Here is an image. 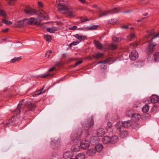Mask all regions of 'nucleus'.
I'll return each mask as SVG.
<instances>
[{"instance_id": "473e14b6", "label": "nucleus", "mask_w": 159, "mask_h": 159, "mask_svg": "<svg viewBox=\"0 0 159 159\" xmlns=\"http://www.w3.org/2000/svg\"><path fill=\"white\" fill-rule=\"evenodd\" d=\"M45 90L44 89V87H43L40 90L36 91L35 93V95H38L42 94L44 93L45 92Z\"/></svg>"}, {"instance_id": "423d86ee", "label": "nucleus", "mask_w": 159, "mask_h": 159, "mask_svg": "<svg viewBox=\"0 0 159 159\" xmlns=\"http://www.w3.org/2000/svg\"><path fill=\"white\" fill-rule=\"evenodd\" d=\"M88 125L85 126L86 125V124L83 123L82 124L83 128L86 130H88L90 128L93 127V116H91L90 119L88 120Z\"/></svg>"}, {"instance_id": "f3484780", "label": "nucleus", "mask_w": 159, "mask_h": 159, "mask_svg": "<svg viewBox=\"0 0 159 159\" xmlns=\"http://www.w3.org/2000/svg\"><path fill=\"white\" fill-rule=\"evenodd\" d=\"M97 48L99 50H102L103 48V46L102 43L99 41L95 40L93 41Z\"/></svg>"}, {"instance_id": "09e8293b", "label": "nucleus", "mask_w": 159, "mask_h": 159, "mask_svg": "<svg viewBox=\"0 0 159 159\" xmlns=\"http://www.w3.org/2000/svg\"><path fill=\"white\" fill-rule=\"evenodd\" d=\"M16 1V0H7L8 4L10 5H13Z\"/></svg>"}, {"instance_id": "6e6d98bb", "label": "nucleus", "mask_w": 159, "mask_h": 159, "mask_svg": "<svg viewBox=\"0 0 159 159\" xmlns=\"http://www.w3.org/2000/svg\"><path fill=\"white\" fill-rule=\"evenodd\" d=\"M76 146L78 147V148H74V147H75V146H73V148H72V149L73 150V151H77L79 150V146Z\"/></svg>"}, {"instance_id": "bf43d9fd", "label": "nucleus", "mask_w": 159, "mask_h": 159, "mask_svg": "<svg viewBox=\"0 0 159 159\" xmlns=\"http://www.w3.org/2000/svg\"><path fill=\"white\" fill-rule=\"evenodd\" d=\"M107 125L109 128H110L112 126V124L110 122H108L107 123Z\"/></svg>"}, {"instance_id": "a19ab883", "label": "nucleus", "mask_w": 159, "mask_h": 159, "mask_svg": "<svg viewBox=\"0 0 159 159\" xmlns=\"http://www.w3.org/2000/svg\"><path fill=\"white\" fill-rule=\"evenodd\" d=\"M81 42V40L73 42L69 44V46L71 47L72 45H75Z\"/></svg>"}, {"instance_id": "72a5a7b5", "label": "nucleus", "mask_w": 159, "mask_h": 159, "mask_svg": "<svg viewBox=\"0 0 159 159\" xmlns=\"http://www.w3.org/2000/svg\"><path fill=\"white\" fill-rule=\"evenodd\" d=\"M98 27V25H93L90 27L87 26L86 28L87 30H95Z\"/></svg>"}, {"instance_id": "680f3d73", "label": "nucleus", "mask_w": 159, "mask_h": 159, "mask_svg": "<svg viewBox=\"0 0 159 159\" xmlns=\"http://www.w3.org/2000/svg\"><path fill=\"white\" fill-rule=\"evenodd\" d=\"M56 69V68L55 67H53L51 68H50L49 69L48 71L49 72L52 71Z\"/></svg>"}, {"instance_id": "c03bdc74", "label": "nucleus", "mask_w": 159, "mask_h": 159, "mask_svg": "<svg viewBox=\"0 0 159 159\" xmlns=\"http://www.w3.org/2000/svg\"><path fill=\"white\" fill-rule=\"evenodd\" d=\"M2 22L3 23L7 25H11L12 23L11 22L5 19L3 20H2Z\"/></svg>"}, {"instance_id": "b1692460", "label": "nucleus", "mask_w": 159, "mask_h": 159, "mask_svg": "<svg viewBox=\"0 0 159 159\" xmlns=\"http://www.w3.org/2000/svg\"><path fill=\"white\" fill-rule=\"evenodd\" d=\"M27 19H24L23 20H20L17 21L18 26L20 27H23L24 25L26 24V20Z\"/></svg>"}, {"instance_id": "20e7f679", "label": "nucleus", "mask_w": 159, "mask_h": 159, "mask_svg": "<svg viewBox=\"0 0 159 159\" xmlns=\"http://www.w3.org/2000/svg\"><path fill=\"white\" fill-rule=\"evenodd\" d=\"M24 11L25 13L28 15H33L38 13L36 10L32 8L29 5L25 6Z\"/></svg>"}, {"instance_id": "ddd939ff", "label": "nucleus", "mask_w": 159, "mask_h": 159, "mask_svg": "<svg viewBox=\"0 0 159 159\" xmlns=\"http://www.w3.org/2000/svg\"><path fill=\"white\" fill-rule=\"evenodd\" d=\"M22 101L23 100H22L19 103L16 108L14 111V114H16V115H19L20 114V109L21 108V107L22 105Z\"/></svg>"}, {"instance_id": "dca6fc26", "label": "nucleus", "mask_w": 159, "mask_h": 159, "mask_svg": "<svg viewBox=\"0 0 159 159\" xmlns=\"http://www.w3.org/2000/svg\"><path fill=\"white\" fill-rule=\"evenodd\" d=\"M96 134L98 137H102L105 134L104 129L103 128H99L96 132Z\"/></svg>"}, {"instance_id": "cd10ccee", "label": "nucleus", "mask_w": 159, "mask_h": 159, "mask_svg": "<svg viewBox=\"0 0 159 159\" xmlns=\"http://www.w3.org/2000/svg\"><path fill=\"white\" fill-rule=\"evenodd\" d=\"M85 158V155L84 154L82 153H79L75 157L76 159H84Z\"/></svg>"}, {"instance_id": "774afa93", "label": "nucleus", "mask_w": 159, "mask_h": 159, "mask_svg": "<svg viewBox=\"0 0 159 159\" xmlns=\"http://www.w3.org/2000/svg\"><path fill=\"white\" fill-rule=\"evenodd\" d=\"M80 2H82V3H84L85 2V0H79Z\"/></svg>"}, {"instance_id": "f704fd0d", "label": "nucleus", "mask_w": 159, "mask_h": 159, "mask_svg": "<svg viewBox=\"0 0 159 159\" xmlns=\"http://www.w3.org/2000/svg\"><path fill=\"white\" fill-rule=\"evenodd\" d=\"M80 23H83L87 21H89L90 20L86 18L85 16H82L80 18Z\"/></svg>"}, {"instance_id": "c9c22d12", "label": "nucleus", "mask_w": 159, "mask_h": 159, "mask_svg": "<svg viewBox=\"0 0 159 159\" xmlns=\"http://www.w3.org/2000/svg\"><path fill=\"white\" fill-rule=\"evenodd\" d=\"M107 48H108L109 49L114 50L117 48V47L116 45H115L114 44H112L110 45H109L108 46Z\"/></svg>"}, {"instance_id": "13d9d810", "label": "nucleus", "mask_w": 159, "mask_h": 159, "mask_svg": "<svg viewBox=\"0 0 159 159\" xmlns=\"http://www.w3.org/2000/svg\"><path fill=\"white\" fill-rule=\"evenodd\" d=\"M128 26L127 25H123L121 26V28L123 29H127L128 28Z\"/></svg>"}, {"instance_id": "a878e982", "label": "nucleus", "mask_w": 159, "mask_h": 159, "mask_svg": "<svg viewBox=\"0 0 159 159\" xmlns=\"http://www.w3.org/2000/svg\"><path fill=\"white\" fill-rule=\"evenodd\" d=\"M58 30V28L56 27H53L52 28H48L47 30L48 31L51 33H54Z\"/></svg>"}, {"instance_id": "f8f14e48", "label": "nucleus", "mask_w": 159, "mask_h": 159, "mask_svg": "<svg viewBox=\"0 0 159 159\" xmlns=\"http://www.w3.org/2000/svg\"><path fill=\"white\" fill-rule=\"evenodd\" d=\"M81 148L83 149H87L89 146V141L85 140H83L80 143Z\"/></svg>"}, {"instance_id": "864d4df0", "label": "nucleus", "mask_w": 159, "mask_h": 159, "mask_svg": "<svg viewBox=\"0 0 159 159\" xmlns=\"http://www.w3.org/2000/svg\"><path fill=\"white\" fill-rule=\"evenodd\" d=\"M119 38L116 37H113L112 38V40L115 42H117L118 41Z\"/></svg>"}, {"instance_id": "49530a36", "label": "nucleus", "mask_w": 159, "mask_h": 159, "mask_svg": "<svg viewBox=\"0 0 159 159\" xmlns=\"http://www.w3.org/2000/svg\"><path fill=\"white\" fill-rule=\"evenodd\" d=\"M133 114V112L132 111H129L127 112L126 115L128 117H131Z\"/></svg>"}, {"instance_id": "e2e57ef3", "label": "nucleus", "mask_w": 159, "mask_h": 159, "mask_svg": "<svg viewBox=\"0 0 159 159\" xmlns=\"http://www.w3.org/2000/svg\"><path fill=\"white\" fill-rule=\"evenodd\" d=\"M9 30L8 28H6L4 29H3L2 30V32L3 33H6Z\"/></svg>"}, {"instance_id": "aec40b11", "label": "nucleus", "mask_w": 159, "mask_h": 159, "mask_svg": "<svg viewBox=\"0 0 159 159\" xmlns=\"http://www.w3.org/2000/svg\"><path fill=\"white\" fill-rule=\"evenodd\" d=\"M140 117V115L139 114H133L131 118L132 120H134L135 121H137L139 120Z\"/></svg>"}, {"instance_id": "052dcab7", "label": "nucleus", "mask_w": 159, "mask_h": 159, "mask_svg": "<svg viewBox=\"0 0 159 159\" xmlns=\"http://www.w3.org/2000/svg\"><path fill=\"white\" fill-rule=\"evenodd\" d=\"M93 55H92V56H88L86 58L88 59H89V60H91L92 59H93Z\"/></svg>"}, {"instance_id": "5701e85b", "label": "nucleus", "mask_w": 159, "mask_h": 159, "mask_svg": "<svg viewBox=\"0 0 159 159\" xmlns=\"http://www.w3.org/2000/svg\"><path fill=\"white\" fill-rule=\"evenodd\" d=\"M102 141L103 143L105 144L110 143V137L108 136H105L103 138Z\"/></svg>"}, {"instance_id": "7ed1b4c3", "label": "nucleus", "mask_w": 159, "mask_h": 159, "mask_svg": "<svg viewBox=\"0 0 159 159\" xmlns=\"http://www.w3.org/2000/svg\"><path fill=\"white\" fill-rule=\"evenodd\" d=\"M132 124L130 120L124 121L122 123L118 122L116 125V127L120 132L121 131V129L122 127L127 128L129 127Z\"/></svg>"}, {"instance_id": "a18cd8bd", "label": "nucleus", "mask_w": 159, "mask_h": 159, "mask_svg": "<svg viewBox=\"0 0 159 159\" xmlns=\"http://www.w3.org/2000/svg\"><path fill=\"white\" fill-rule=\"evenodd\" d=\"M135 37V34L134 33H131L128 37V39L130 40H132Z\"/></svg>"}, {"instance_id": "338daca9", "label": "nucleus", "mask_w": 159, "mask_h": 159, "mask_svg": "<svg viewBox=\"0 0 159 159\" xmlns=\"http://www.w3.org/2000/svg\"><path fill=\"white\" fill-rule=\"evenodd\" d=\"M102 63L106 64L108 62L106 60H105L102 61Z\"/></svg>"}, {"instance_id": "ea45409f", "label": "nucleus", "mask_w": 159, "mask_h": 159, "mask_svg": "<svg viewBox=\"0 0 159 159\" xmlns=\"http://www.w3.org/2000/svg\"><path fill=\"white\" fill-rule=\"evenodd\" d=\"M97 137L95 136H93L91 137L90 139V142L92 143H97Z\"/></svg>"}, {"instance_id": "603ef678", "label": "nucleus", "mask_w": 159, "mask_h": 159, "mask_svg": "<svg viewBox=\"0 0 159 159\" xmlns=\"http://www.w3.org/2000/svg\"><path fill=\"white\" fill-rule=\"evenodd\" d=\"M77 28L76 26H73L69 27V29L70 30H75Z\"/></svg>"}, {"instance_id": "6ab92c4d", "label": "nucleus", "mask_w": 159, "mask_h": 159, "mask_svg": "<svg viewBox=\"0 0 159 159\" xmlns=\"http://www.w3.org/2000/svg\"><path fill=\"white\" fill-rule=\"evenodd\" d=\"M96 152V150L94 148H91L88 149L87 152V154L90 156L94 155Z\"/></svg>"}, {"instance_id": "4be33fe9", "label": "nucleus", "mask_w": 159, "mask_h": 159, "mask_svg": "<svg viewBox=\"0 0 159 159\" xmlns=\"http://www.w3.org/2000/svg\"><path fill=\"white\" fill-rule=\"evenodd\" d=\"M103 146L101 144L99 143L95 146V149L96 151L98 152H101L103 148Z\"/></svg>"}, {"instance_id": "6e6552de", "label": "nucleus", "mask_w": 159, "mask_h": 159, "mask_svg": "<svg viewBox=\"0 0 159 159\" xmlns=\"http://www.w3.org/2000/svg\"><path fill=\"white\" fill-rule=\"evenodd\" d=\"M26 24L30 25L34 24V25H38L41 24V21L34 18L31 17L29 19H25Z\"/></svg>"}, {"instance_id": "a211bd4d", "label": "nucleus", "mask_w": 159, "mask_h": 159, "mask_svg": "<svg viewBox=\"0 0 159 159\" xmlns=\"http://www.w3.org/2000/svg\"><path fill=\"white\" fill-rule=\"evenodd\" d=\"M147 33V34L145 35V38L148 39L151 36L154 34H155V30L153 29L150 31H148Z\"/></svg>"}, {"instance_id": "69168bd1", "label": "nucleus", "mask_w": 159, "mask_h": 159, "mask_svg": "<svg viewBox=\"0 0 159 159\" xmlns=\"http://www.w3.org/2000/svg\"><path fill=\"white\" fill-rule=\"evenodd\" d=\"M29 110H26L25 111V114H26L29 113Z\"/></svg>"}, {"instance_id": "79ce46f5", "label": "nucleus", "mask_w": 159, "mask_h": 159, "mask_svg": "<svg viewBox=\"0 0 159 159\" xmlns=\"http://www.w3.org/2000/svg\"><path fill=\"white\" fill-rule=\"evenodd\" d=\"M70 155V152H67L64 153L63 154V157L66 159Z\"/></svg>"}, {"instance_id": "3c124183", "label": "nucleus", "mask_w": 159, "mask_h": 159, "mask_svg": "<svg viewBox=\"0 0 159 159\" xmlns=\"http://www.w3.org/2000/svg\"><path fill=\"white\" fill-rule=\"evenodd\" d=\"M0 15L5 16H6V13L3 10H1L0 11Z\"/></svg>"}, {"instance_id": "0eeeda50", "label": "nucleus", "mask_w": 159, "mask_h": 159, "mask_svg": "<svg viewBox=\"0 0 159 159\" xmlns=\"http://www.w3.org/2000/svg\"><path fill=\"white\" fill-rule=\"evenodd\" d=\"M119 8H114L111 10L107 11L101 13L99 15V17H101L106 16L109 14H113L119 12Z\"/></svg>"}, {"instance_id": "5fc2aeb1", "label": "nucleus", "mask_w": 159, "mask_h": 159, "mask_svg": "<svg viewBox=\"0 0 159 159\" xmlns=\"http://www.w3.org/2000/svg\"><path fill=\"white\" fill-rule=\"evenodd\" d=\"M139 43L137 42H135L133 43L132 45L135 48L138 46Z\"/></svg>"}, {"instance_id": "de8ad7c7", "label": "nucleus", "mask_w": 159, "mask_h": 159, "mask_svg": "<svg viewBox=\"0 0 159 159\" xmlns=\"http://www.w3.org/2000/svg\"><path fill=\"white\" fill-rule=\"evenodd\" d=\"M83 62V61L82 60L76 62L75 64L73 66L74 67H75L81 64Z\"/></svg>"}, {"instance_id": "1a4fd4ad", "label": "nucleus", "mask_w": 159, "mask_h": 159, "mask_svg": "<svg viewBox=\"0 0 159 159\" xmlns=\"http://www.w3.org/2000/svg\"><path fill=\"white\" fill-rule=\"evenodd\" d=\"M138 56V52L136 50L132 51L129 56L130 59L134 61L135 60Z\"/></svg>"}, {"instance_id": "2eb2a0df", "label": "nucleus", "mask_w": 159, "mask_h": 159, "mask_svg": "<svg viewBox=\"0 0 159 159\" xmlns=\"http://www.w3.org/2000/svg\"><path fill=\"white\" fill-rule=\"evenodd\" d=\"M151 101L153 103H158L159 104V98L155 95H152L151 98Z\"/></svg>"}, {"instance_id": "2f4dec72", "label": "nucleus", "mask_w": 159, "mask_h": 159, "mask_svg": "<svg viewBox=\"0 0 159 159\" xmlns=\"http://www.w3.org/2000/svg\"><path fill=\"white\" fill-rule=\"evenodd\" d=\"M103 53L98 52L96 54L93 55V57L94 58L98 59L100 57H103Z\"/></svg>"}, {"instance_id": "4d7b16f0", "label": "nucleus", "mask_w": 159, "mask_h": 159, "mask_svg": "<svg viewBox=\"0 0 159 159\" xmlns=\"http://www.w3.org/2000/svg\"><path fill=\"white\" fill-rule=\"evenodd\" d=\"M38 5L40 7H42L43 6V4L41 2H40V1L38 2Z\"/></svg>"}, {"instance_id": "bb28decb", "label": "nucleus", "mask_w": 159, "mask_h": 159, "mask_svg": "<svg viewBox=\"0 0 159 159\" xmlns=\"http://www.w3.org/2000/svg\"><path fill=\"white\" fill-rule=\"evenodd\" d=\"M73 36L76 38L79 39V41H80V40L81 41V39L84 40L86 39L85 36H84L80 35L78 34H76Z\"/></svg>"}, {"instance_id": "9d476101", "label": "nucleus", "mask_w": 159, "mask_h": 159, "mask_svg": "<svg viewBox=\"0 0 159 159\" xmlns=\"http://www.w3.org/2000/svg\"><path fill=\"white\" fill-rule=\"evenodd\" d=\"M60 142L58 140H54L52 141L51 143V147L54 149H57L60 147Z\"/></svg>"}, {"instance_id": "0e129e2a", "label": "nucleus", "mask_w": 159, "mask_h": 159, "mask_svg": "<svg viewBox=\"0 0 159 159\" xmlns=\"http://www.w3.org/2000/svg\"><path fill=\"white\" fill-rule=\"evenodd\" d=\"M77 60V58H70L69 59V61H76Z\"/></svg>"}, {"instance_id": "8fccbe9b", "label": "nucleus", "mask_w": 159, "mask_h": 159, "mask_svg": "<svg viewBox=\"0 0 159 159\" xmlns=\"http://www.w3.org/2000/svg\"><path fill=\"white\" fill-rule=\"evenodd\" d=\"M116 22V20L113 19H111V20H109L110 23L112 25H114L115 24Z\"/></svg>"}, {"instance_id": "f257e3e1", "label": "nucleus", "mask_w": 159, "mask_h": 159, "mask_svg": "<svg viewBox=\"0 0 159 159\" xmlns=\"http://www.w3.org/2000/svg\"><path fill=\"white\" fill-rule=\"evenodd\" d=\"M57 7L61 13L64 14H67L69 17H73L75 16L74 14V10L70 7L59 4L57 5Z\"/></svg>"}, {"instance_id": "4c0bfd02", "label": "nucleus", "mask_w": 159, "mask_h": 159, "mask_svg": "<svg viewBox=\"0 0 159 159\" xmlns=\"http://www.w3.org/2000/svg\"><path fill=\"white\" fill-rule=\"evenodd\" d=\"M21 59V57H20L17 58L15 57L14 58L12 59L10 61V62L11 63H14L16 62L20 61Z\"/></svg>"}, {"instance_id": "c756f323", "label": "nucleus", "mask_w": 159, "mask_h": 159, "mask_svg": "<svg viewBox=\"0 0 159 159\" xmlns=\"http://www.w3.org/2000/svg\"><path fill=\"white\" fill-rule=\"evenodd\" d=\"M128 133L127 131L124 130L120 134V136L121 138H124L127 136Z\"/></svg>"}, {"instance_id": "e433bc0d", "label": "nucleus", "mask_w": 159, "mask_h": 159, "mask_svg": "<svg viewBox=\"0 0 159 159\" xmlns=\"http://www.w3.org/2000/svg\"><path fill=\"white\" fill-rule=\"evenodd\" d=\"M44 38L45 40L48 42H50L51 41L52 39V36H51L48 35L46 34L44 35Z\"/></svg>"}, {"instance_id": "9b49d317", "label": "nucleus", "mask_w": 159, "mask_h": 159, "mask_svg": "<svg viewBox=\"0 0 159 159\" xmlns=\"http://www.w3.org/2000/svg\"><path fill=\"white\" fill-rule=\"evenodd\" d=\"M14 115H15V116H13L11 117V118L9 120L8 122H7L5 123V127H7V125L11 124H14L15 122L16 119L17 118V117L16 116H17V115H16V114H14Z\"/></svg>"}, {"instance_id": "7c9ffc66", "label": "nucleus", "mask_w": 159, "mask_h": 159, "mask_svg": "<svg viewBox=\"0 0 159 159\" xmlns=\"http://www.w3.org/2000/svg\"><path fill=\"white\" fill-rule=\"evenodd\" d=\"M149 110V107L148 105L146 104L142 108V111L144 113H147Z\"/></svg>"}, {"instance_id": "58836bf2", "label": "nucleus", "mask_w": 159, "mask_h": 159, "mask_svg": "<svg viewBox=\"0 0 159 159\" xmlns=\"http://www.w3.org/2000/svg\"><path fill=\"white\" fill-rule=\"evenodd\" d=\"M154 56L155 61L157 62H159V52H156Z\"/></svg>"}, {"instance_id": "c85d7f7f", "label": "nucleus", "mask_w": 159, "mask_h": 159, "mask_svg": "<svg viewBox=\"0 0 159 159\" xmlns=\"http://www.w3.org/2000/svg\"><path fill=\"white\" fill-rule=\"evenodd\" d=\"M53 75V74H46L41 75L39 77L41 78H50Z\"/></svg>"}, {"instance_id": "37998d69", "label": "nucleus", "mask_w": 159, "mask_h": 159, "mask_svg": "<svg viewBox=\"0 0 159 159\" xmlns=\"http://www.w3.org/2000/svg\"><path fill=\"white\" fill-rule=\"evenodd\" d=\"M52 51L51 50H48L45 54V57L47 58H49V57L51 55L52 53Z\"/></svg>"}, {"instance_id": "f03ea898", "label": "nucleus", "mask_w": 159, "mask_h": 159, "mask_svg": "<svg viewBox=\"0 0 159 159\" xmlns=\"http://www.w3.org/2000/svg\"><path fill=\"white\" fill-rule=\"evenodd\" d=\"M158 37H159V32L155 34L153 37L148 41V42L149 44L146 50L148 55H151L155 49V47L157 45V43L153 42V40L155 38Z\"/></svg>"}, {"instance_id": "39448f33", "label": "nucleus", "mask_w": 159, "mask_h": 159, "mask_svg": "<svg viewBox=\"0 0 159 159\" xmlns=\"http://www.w3.org/2000/svg\"><path fill=\"white\" fill-rule=\"evenodd\" d=\"M82 133V131L80 130L78 131L76 134H75L74 133H72L71 135L72 141L76 142L77 141L80 140Z\"/></svg>"}, {"instance_id": "412c9836", "label": "nucleus", "mask_w": 159, "mask_h": 159, "mask_svg": "<svg viewBox=\"0 0 159 159\" xmlns=\"http://www.w3.org/2000/svg\"><path fill=\"white\" fill-rule=\"evenodd\" d=\"M118 141V138L117 136L114 135L110 137V143H115L117 142Z\"/></svg>"}, {"instance_id": "4468645a", "label": "nucleus", "mask_w": 159, "mask_h": 159, "mask_svg": "<svg viewBox=\"0 0 159 159\" xmlns=\"http://www.w3.org/2000/svg\"><path fill=\"white\" fill-rule=\"evenodd\" d=\"M26 107L30 110L34 111L35 110L36 105L34 103H31L30 102H27L26 104Z\"/></svg>"}, {"instance_id": "393cba45", "label": "nucleus", "mask_w": 159, "mask_h": 159, "mask_svg": "<svg viewBox=\"0 0 159 159\" xmlns=\"http://www.w3.org/2000/svg\"><path fill=\"white\" fill-rule=\"evenodd\" d=\"M150 0H139L138 2L139 4L140 5H145L148 3Z\"/></svg>"}]
</instances>
